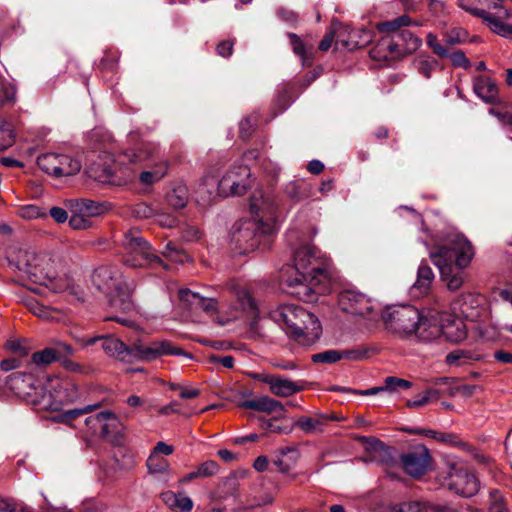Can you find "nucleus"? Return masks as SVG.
Wrapping results in <instances>:
<instances>
[{
    "instance_id": "obj_64",
    "label": "nucleus",
    "mask_w": 512,
    "mask_h": 512,
    "mask_svg": "<svg viewBox=\"0 0 512 512\" xmlns=\"http://www.w3.org/2000/svg\"><path fill=\"white\" fill-rule=\"evenodd\" d=\"M385 384L386 388L389 390H395L397 388L409 389L411 387L409 381L392 376L385 379Z\"/></svg>"
},
{
    "instance_id": "obj_47",
    "label": "nucleus",
    "mask_w": 512,
    "mask_h": 512,
    "mask_svg": "<svg viewBox=\"0 0 512 512\" xmlns=\"http://www.w3.org/2000/svg\"><path fill=\"white\" fill-rule=\"evenodd\" d=\"M418 72L426 78H430L432 72L438 67V61L430 56H420L415 60Z\"/></svg>"
},
{
    "instance_id": "obj_39",
    "label": "nucleus",
    "mask_w": 512,
    "mask_h": 512,
    "mask_svg": "<svg viewBox=\"0 0 512 512\" xmlns=\"http://www.w3.org/2000/svg\"><path fill=\"white\" fill-rule=\"evenodd\" d=\"M273 500V493H271L270 491H263L253 496H245V499L240 501V508L253 509L256 507L271 504Z\"/></svg>"
},
{
    "instance_id": "obj_50",
    "label": "nucleus",
    "mask_w": 512,
    "mask_h": 512,
    "mask_svg": "<svg viewBox=\"0 0 512 512\" xmlns=\"http://www.w3.org/2000/svg\"><path fill=\"white\" fill-rule=\"evenodd\" d=\"M58 359V352L53 348H45L32 355V361L37 365H48Z\"/></svg>"
},
{
    "instance_id": "obj_6",
    "label": "nucleus",
    "mask_w": 512,
    "mask_h": 512,
    "mask_svg": "<svg viewBox=\"0 0 512 512\" xmlns=\"http://www.w3.org/2000/svg\"><path fill=\"white\" fill-rule=\"evenodd\" d=\"M122 246L125 250L123 263L132 268L167 266L161 258L152 252L150 244L137 229H130L124 234Z\"/></svg>"
},
{
    "instance_id": "obj_46",
    "label": "nucleus",
    "mask_w": 512,
    "mask_h": 512,
    "mask_svg": "<svg viewBox=\"0 0 512 512\" xmlns=\"http://www.w3.org/2000/svg\"><path fill=\"white\" fill-rule=\"evenodd\" d=\"M34 512V510L23 504L17 502L14 498L3 496L0 494V512Z\"/></svg>"
},
{
    "instance_id": "obj_12",
    "label": "nucleus",
    "mask_w": 512,
    "mask_h": 512,
    "mask_svg": "<svg viewBox=\"0 0 512 512\" xmlns=\"http://www.w3.org/2000/svg\"><path fill=\"white\" fill-rule=\"evenodd\" d=\"M447 486L461 496L472 497L479 490V481L464 467L453 464L448 472Z\"/></svg>"
},
{
    "instance_id": "obj_32",
    "label": "nucleus",
    "mask_w": 512,
    "mask_h": 512,
    "mask_svg": "<svg viewBox=\"0 0 512 512\" xmlns=\"http://www.w3.org/2000/svg\"><path fill=\"white\" fill-rule=\"evenodd\" d=\"M417 25L408 15H401L395 19L381 21L376 24L378 32L385 34V36H395L403 31L405 27Z\"/></svg>"
},
{
    "instance_id": "obj_7",
    "label": "nucleus",
    "mask_w": 512,
    "mask_h": 512,
    "mask_svg": "<svg viewBox=\"0 0 512 512\" xmlns=\"http://www.w3.org/2000/svg\"><path fill=\"white\" fill-rule=\"evenodd\" d=\"M421 312L411 305H401L387 309L383 315L386 330L401 339L412 340Z\"/></svg>"
},
{
    "instance_id": "obj_51",
    "label": "nucleus",
    "mask_w": 512,
    "mask_h": 512,
    "mask_svg": "<svg viewBox=\"0 0 512 512\" xmlns=\"http://www.w3.org/2000/svg\"><path fill=\"white\" fill-rule=\"evenodd\" d=\"M96 408H98V405H87L83 408L69 409L67 411H64L60 415V420L64 423L71 424L78 417H80L84 414L90 413L93 410H95Z\"/></svg>"
},
{
    "instance_id": "obj_59",
    "label": "nucleus",
    "mask_w": 512,
    "mask_h": 512,
    "mask_svg": "<svg viewBox=\"0 0 512 512\" xmlns=\"http://www.w3.org/2000/svg\"><path fill=\"white\" fill-rule=\"evenodd\" d=\"M343 358L338 350H327L312 355L311 359L314 363H335Z\"/></svg>"
},
{
    "instance_id": "obj_62",
    "label": "nucleus",
    "mask_w": 512,
    "mask_h": 512,
    "mask_svg": "<svg viewBox=\"0 0 512 512\" xmlns=\"http://www.w3.org/2000/svg\"><path fill=\"white\" fill-rule=\"evenodd\" d=\"M419 512H456L447 505L434 504L425 501H419Z\"/></svg>"
},
{
    "instance_id": "obj_1",
    "label": "nucleus",
    "mask_w": 512,
    "mask_h": 512,
    "mask_svg": "<svg viewBox=\"0 0 512 512\" xmlns=\"http://www.w3.org/2000/svg\"><path fill=\"white\" fill-rule=\"evenodd\" d=\"M450 245H439L430 251L433 264L439 269L441 279L450 291H456L464 283L461 271L468 267L474 257V248L462 234H453L447 238Z\"/></svg>"
},
{
    "instance_id": "obj_53",
    "label": "nucleus",
    "mask_w": 512,
    "mask_h": 512,
    "mask_svg": "<svg viewBox=\"0 0 512 512\" xmlns=\"http://www.w3.org/2000/svg\"><path fill=\"white\" fill-rule=\"evenodd\" d=\"M489 114L496 117L502 126L512 133V109L505 108L503 110L491 108Z\"/></svg>"
},
{
    "instance_id": "obj_16",
    "label": "nucleus",
    "mask_w": 512,
    "mask_h": 512,
    "mask_svg": "<svg viewBox=\"0 0 512 512\" xmlns=\"http://www.w3.org/2000/svg\"><path fill=\"white\" fill-rule=\"evenodd\" d=\"M40 384L41 381L33 374L25 372H14L6 380L7 387L27 403L40 388Z\"/></svg>"
},
{
    "instance_id": "obj_61",
    "label": "nucleus",
    "mask_w": 512,
    "mask_h": 512,
    "mask_svg": "<svg viewBox=\"0 0 512 512\" xmlns=\"http://www.w3.org/2000/svg\"><path fill=\"white\" fill-rule=\"evenodd\" d=\"M419 501H407L387 507L386 512H419Z\"/></svg>"
},
{
    "instance_id": "obj_40",
    "label": "nucleus",
    "mask_w": 512,
    "mask_h": 512,
    "mask_svg": "<svg viewBox=\"0 0 512 512\" xmlns=\"http://www.w3.org/2000/svg\"><path fill=\"white\" fill-rule=\"evenodd\" d=\"M476 360H479L478 354L464 349H456L446 356V363L451 366H462Z\"/></svg>"
},
{
    "instance_id": "obj_19",
    "label": "nucleus",
    "mask_w": 512,
    "mask_h": 512,
    "mask_svg": "<svg viewBox=\"0 0 512 512\" xmlns=\"http://www.w3.org/2000/svg\"><path fill=\"white\" fill-rule=\"evenodd\" d=\"M401 463L408 475L418 478L426 473L430 463V455L424 446H419L403 454L401 456Z\"/></svg>"
},
{
    "instance_id": "obj_57",
    "label": "nucleus",
    "mask_w": 512,
    "mask_h": 512,
    "mask_svg": "<svg viewBox=\"0 0 512 512\" xmlns=\"http://www.w3.org/2000/svg\"><path fill=\"white\" fill-rule=\"evenodd\" d=\"M69 226L74 230H86L92 227V220L74 209V213L69 219Z\"/></svg>"
},
{
    "instance_id": "obj_15",
    "label": "nucleus",
    "mask_w": 512,
    "mask_h": 512,
    "mask_svg": "<svg viewBox=\"0 0 512 512\" xmlns=\"http://www.w3.org/2000/svg\"><path fill=\"white\" fill-rule=\"evenodd\" d=\"M340 309L354 316H365L373 311V302L366 295L355 290L342 291L338 296Z\"/></svg>"
},
{
    "instance_id": "obj_4",
    "label": "nucleus",
    "mask_w": 512,
    "mask_h": 512,
    "mask_svg": "<svg viewBox=\"0 0 512 512\" xmlns=\"http://www.w3.org/2000/svg\"><path fill=\"white\" fill-rule=\"evenodd\" d=\"M226 325L235 322L234 330L256 333L258 330L259 308L245 287L232 285L226 287Z\"/></svg>"
},
{
    "instance_id": "obj_17",
    "label": "nucleus",
    "mask_w": 512,
    "mask_h": 512,
    "mask_svg": "<svg viewBox=\"0 0 512 512\" xmlns=\"http://www.w3.org/2000/svg\"><path fill=\"white\" fill-rule=\"evenodd\" d=\"M92 282L95 287L104 293H111L127 282L123 279L120 270L116 266L101 265L92 274Z\"/></svg>"
},
{
    "instance_id": "obj_18",
    "label": "nucleus",
    "mask_w": 512,
    "mask_h": 512,
    "mask_svg": "<svg viewBox=\"0 0 512 512\" xmlns=\"http://www.w3.org/2000/svg\"><path fill=\"white\" fill-rule=\"evenodd\" d=\"M443 314L431 312L428 315H420L419 325L416 326L412 340L419 342H431L442 335L441 323Z\"/></svg>"
},
{
    "instance_id": "obj_24",
    "label": "nucleus",
    "mask_w": 512,
    "mask_h": 512,
    "mask_svg": "<svg viewBox=\"0 0 512 512\" xmlns=\"http://www.w3.org/2000/svg\"><path fill=\"white\" fill-rule=\"evenodd\" d=\"M133 286L129 283L122 285L121 288L106 293L109 297V306L117 312L127 313L134 308L132 300Z\"/></svg>"
},
{
    "instance_id": "obj_34",
    "label": "nucleus",
    "mask_w": 512,
    "mask_h": 512,
    "mask_svg": "<svg viewBox=\"0 0 512 512\" xmlns=\"http://www.w3.org/2000/svg\"><path fill=\"white\" fill-rule=\"evenodd\" d=\"M29 404L33 405L37 410L40 411H58L53 392H51L48 384L45 388L40 384V388L36 390L34 396L30 399Z\"/></svg>"
},
{
    "instance_id": "obj_10",
    "label": "nucleus",
    "mask_w": 512,
    "mask_h": 512,
    "mask_svg": "<svg viewBox=\"0 0 512 512\" xmlns=\"http://www.w3.org/2000/svg\"><path fill=\"white\" fill-rule=\"evenodd\" d=\"M76 341L82 348L99 343L107 356L117 358L121 361H129L132 359V345L127 346L124 342L113 335L81 337L77 338Z\"/></svg>"
},
{
    "instance_id": "obj_9",
    "label": "nucleus",
    "mask_w": 512,
    "mask_h": 512,
    "mask_svg": "<svg viewBox=\"0 0 512 512\" xmlns=\"http://www.w3.org/2000/svg\"><path fill=\"white\" fill-rule=\"evenodd\" d=\"M38 167L49 175L66 177L76 174L81 169V164L76 159L66 154L46 153L37 159Z\"/></svg>"
},
{
    "instance_id": "obj_52",
    "label": "nucleus",
    "mask_w": 512,
    "mask_h": 512,
    "mask_svg": "<svg viewBox=\"0 0 512 512\" xmlns=\"http://www.w3.org/2000/svg\"><path fill=\"white\" fill-rule=\"evenodd\" d=\"M440 397L438 390L429 389L423 395H418L412 400L407 402L408 407L417 408L426 405L432 400H437Z\"/></svg>"
},
{
    "instance_id": "obj_45",
    "label": "nucleus",
    "mask_w": 512,
    "mask_h": 512,
    "mask_svg": "<svg viewBox=\"0 0 512 512\" xmlns=\"http://www.w3.org/2000/svg\"><path fill=\"white\" fill-rule=\"evenodd\" d=\"M94 177L102 183L120 184L122 181L132 180L134 178V172L130 169H125L122 172V176H117L116 172H112L110 169H104L102 175Z\"/></svg>"
},
{
    "instance_id": "obj_11",
    "label": "nucleus",
    "mask_w": 512,
    "mask_h": 512,
    "mask_svg": "<svg viewBox=\"0 0 512 512\" xmlns=\"http://www.w3.org/2000/svg\"><path fill=\"white\" fill-rule=\"evenodd\" d=\"M16 101V88L0 74V110ZM15 140L13 125L0 116V151L12 146Z\"/></svg>"
},
{
    "instance_id": "obj_33",
    "label": "nucleus",
    "mask_w": 512,
    "mask_h": 512,
    "mask_svg": "<svg viewBox=\"0 0 512 512\" xmlns=\"http://www.w3.org/2000/svg\"><path fill=\"white\" fill-rule=\"evenodd\" d=\"M396 44L403 58L415 53L422 45V40L408 30L396 35Z\"/></svg>"
},
{
    "instance_id": "obj_43",
    "label": "nucleus",
    "mask_w": 512,
    "mask_h": 512,
    "mask_svg": "<svg viewBox=\"0 0 512 512\" xmlns=\"http://www.w3.org/2000/svg\"><path fill=\"white\" fill-rule=\"evenodd\" d=\"M75 209L90 220L103 213V206L90 199L78 200L75 204Z\"/></svg>"
},
{
    "instance_id": "obj_14",
    "label": "nucleus",
    "mask_w": 512,
    "mask_h": 512,
    "mask_svg": "<svg viewBox=\"0 0 512 512\" xmlns=\"http://www.w3.org/2000/svg\"><path fill=\"white\" fill-rule=\"evenodd\" d=\"M259 242L260 234L256 232V224L246 221L241 228L232 232L230 246L235 254L242 255L254 251Z\"/></svg>"
},
{
    "instance_id": "obj_27",
    "label": "nucleus",
    "mask_w": 512,
    "mask_h": 512,
    "mask_svg": "<svg viewBox=\"0 0 512 512\" xmlns=\"http://www.w3.org/2000/svg\"><path fill=\"white\" fill-rule=\"evenodd\" d=\"M160 498L165 506L173 512H191L194 507L193 500L184 492L165 491Z\"/></svg>"
},
{
    "instance_id": "obj_41",
    "label": "nucleus",
    "mask_w": 512,
    "mask_h": 512,
    "mask_svg": "<svg viewBox=\"0 0 512 512\" xmlns=\"http://www.w3.org/2000/svg\"><path fill=\"white\" fill-rule=\"evenodd\" d=\"M293 52L299 56L303 65L310 66L313 60L312 52L305 46L303 41L294 33L289 34Z\"/></svg>"
},
{
    "instance_id": "obj_56",
    "label": "nucleus",
    "mask_w": 512,
    "mask_h": 512,
    "mask_svg": "<svg viewBox=\"0 0 512 512\" xmlns=\"http://www.w3.org/2000/svg\"><path fill=\"white\" fill-rule=\"evenodd\" d=\"M26 305L28 309L37 317L47 320L52 318V309L39 303L38 301L29 299L27 300Z\"/></svg>"
},
{
    "instance_id": "obj_5",
    "label": "nucleus",
    "mask_w": 512,
    "mask_h": 512,
    "mask_svg": "<svg viewBox=\"0 0 512 512\" xmlns=\"http://www.w3.org/2000/svg\"><path fill=\"white\" fill-rule=\"evenodd\" d=\"M120 160V163L141 164L147 160L159 159L150 170L142 171L139 175L141 184L149 186L162 180L168 172L169 162L161 158V149L154 143H145L138 148L126 150Z\"/></svg>"
},
{
    "instance_id": "obj_58",
    "label": "nucleus",
    "mask_w": 512,
    "mask_h": 512,
    "mask_svg": "<svg viewBox=\"0 0 512 512\" xmlns=\"http://www.w3.org/2000/svg\"><path fill=\"white\" fill-rule=\"evenodd\" d=\"M106 411H101L97 414L90 415L85 419L86 426L95 435H101L103 422L105 421Z\"/></svg>"
},
{
    "instance_id": "obj_48",
    "label": "nucleus",
    "mask_w": 512,
    "mask_h": 512,
    "mask_svg": "<svg viewBox=\"0 0 512 512\" xmlns=\"http://www.w3.org/2000/svg\"><path fill=\"white\" fill-rule=\"evenodd\" d=\"M466 39L467 32L461 28L449 29L443 35V41L448 49L450 46H454L465 42Z\"/></svg>"
},
{
    "instance_id": "obj_63",
    "label": "nucleus",
    "mask_w": 512,
    "mask_h": 512,
    "mask_svg": "<svg viewBox=\"0 0 512 512\" xmlns=\"http://www.w3.org/2000/svg\"><path fill=\"white\" fill-rule=\"evenodd\" d=\"M454 67L467 68L470 65L468 58L462 51L448 52V57Z\"/></svg>"
},
{
    "instance_id": "obj_22",
    "label": "nucleus",
    "mask_w": 512,
    "mask_h": 512,
    "mask_svg": "<svg viewBox=\"0 0 512 512\" xmlns=\"http://www.w3.org/2000/svg\"><path fill=\"white\" fill-rule=\"evenodd\" d=\"M349 25L343 24L339 21L333 20L329 27V30L326 32L324 38L319 43V49L321 51H327L332 46L334 39L336 38L337 43H341V45L349 50H354L359 48L360 43L353 39H345L342 38V34L344 32H348Z\"/></svg>"
},
{
    "instance_id": "obj_55",
    "label": "nucleus",
    "mask_w": 512,
    "mask_h": 512,
    "mask_svg": "<svg viewBox=\"0 0 512 512\" xmlns=\"http://www.w3.org/2000/svg\"><path fill=\"white\" fill-rule=\"evenodd\" d=\"M17 214L21 218L28 219V220L37 219V218L46 216V212L43 209H41L40 207L33 205V204L24 205V206L19 207L17 210Z\"/></svg>"
},
{
    "instance_id": "obj_49",
    "label": "nucleus",
    "mask_w": 512,
    "mask_h": 512,
    "mask_svg": "<svg viewBox=\"0 0 512 512\" xmlns=\"http://www.w3.org/2000/svg\"><path fill=\"white\" fill-rule=\"evenodd\" d=\"M162 254L165 258L175 263H185L189 260V256L172 243H167Z\"/></svg>"
},
{
    "instance_id": "obj_8",
    "label": "nucleus",
    "mask_w": 512,
    "mask_h": 512,
    "mask_svg": "<svg viewBox=\"0 0 512 512\" xmlns=\"http://www.w3.org/2000/svg\"><path fill=\"white\" fill-rule=\"evenodd\" d=\"M503 1L504 0H484L483 5L486 6L488 10H494L495 12L473 8L466 5L463 0L459 2V6L471 14L482 18L494 33L503 37H510L512 36V27L504 22L506 19L510 18V12L503 6Z\"/></svg>"
},
{
    "instance_id": "obj_20",
    "label": "nucleus",
    "mask_w": 512,
    "mask_h": 512,
    "mask_svg": "<svg viewBox=\"0 0 512 512\" xmlns=\"http://www.w3.org/2000/svg\"><path fill=\"white\" fill-rule=\"evenodd\" d=\"M42 266V270L45 273L42 284L45 287L55 293H60L72 288L70 280L58 274L57 268L61 266L59 261H56L52 257H44L42 259Z\"/></svg>"
},
{
    "instance_id": "obj_28",
    "label": "nucleus",
    "mask_w": 512,
    "mask_h": 512,
    "mask_svg": "<svg viewBox=\"0 0 512 512\" xmlns=\"http://www.w3.org/2000/svg\"><path fill=\"white\" fill-rule=\"evenodd\" d=\"M248 470L237 469L226 478V499L229 497L235 502L237 508H240V501L245 499L246 495L240 493V486L244 485Z\"/></svg>"
},
{
    "instance_id": "obj_25",
    "label": "nucleus",
    "mask_w": 512,
    "mask_h": 512,
    "mask_svg": "<svg viewBox=\"0 0 512 512\" xmlns=\"http://www.w3.org/2000/svg\"><path fill=\"white\" fill-rule=\"evenodd\" d=\"M441 328V336H444L450 342L459 343L467 337L466 325L459 317L453 318L450 315L443 314Z\"/></svg>"
},
{
    "instance_id": "obj_21",
    "label": "nucleus",
    "mask_w": 512,
    "mask_h": 512,
    "mask_svg": "<svg viewBox=\"0 0 512 512\" xmlns=\"http://www.w3.org/2000/svg\"><path fill=\"white\" fill-rule=\"evenodd\" d=\"M370 57L376 62L389 63L403 59L396 44L395 36H384L370 50Z\"/></svg>"
},
{
    "instance_id": "obj_54",
    "label": "nucleus",
    "mask_w": 512,
    "mask_h": 512,
    "mask_svg": "<svg viewBox=\"0 0 512 512\" xmlns=\"http://www.w3.org/2000/svg\"><path fill=\"white\" fill-rule=\"evenodd\" d=\"M427 46L433 51L434 54L438 55L440 58L448 57V48L445 46V43L442 44L437 35L434 33H428L426 36Z\"/></svg>"
},
{
    "instance_id": "obj_23",
    "label": "nucleus",
    "mask_w": 512,
    "mask_h": 512,
    "mask_svg": "<svg viewBox=\"0 0 512 512\" xmlns=\"http://www.w3.org/2000/svg\"><path fill=\"white\" fill-rule=\"evenodd\" d=\"M48 386L53 392L54 401L58 411L66 404L74 401L77 397V389L73 383L68 380H62L57 377L48 380Z\"/></svg>"
},
{
    "instance_id": "obj_44",
    "label": "nucleus",
    "mask_w": 512,
    "mask_h": 512,
    "mask_svg": "<svg viewBox=\"0 0 512 512\" xmlns=\"http://www.w3.org/2000/svg\"><path fill=\"white\" fill-rule=\"evenodd\" d=\"M180 300L187 305V307L194 312L202 310L204 306V297L197 293H194L188 289H182L179 291Z\"/></svg>"
},
{
    "instance_id": "obj_31",
    "label": "nucleus",
    "mask_w": 512,
    "mask_h": 512,
    "mask_svg": "<svg viewBox=\"0 0 512 512\" xmlns=\"http://www.w3.org/2000/svg\"><path fill=\"white\" fill-rule=\"evenodd\" d=\"M238 405L240 407L265 413H282L285 411L281 402L269 396H262L255 399L246 400L239 403Z\"/></svg>"
},
{
    "instance_id": "obj_38",
    "label": "nucleus",
    "mask_w": 512,
    "mask_h": 512,
    "mask_svg": "<svg viewBox=\"0 0 512 512\" xmlns=\"http://www.w3.org/2000/svg\"><path fill=\"white\" fill-rule=\"evenodd\" d=\"M434 273L432 269L426 265L421 264L418 268L417 280L414 284V289L419 291V294H426L433 282Z\"/></svg>"
},
{
    "instance_id": "obj_26",
    "label": "nucleus",
    "mask_w": 512,
    "mask_h": 512,
    "mask_svg": "<svg viewBox=\"0 0 512 512\" xmlns=\"http://www.w3.org/2000/svg\"><path fill=\"white\" fill-rule=\"evenodd\" d=\"M260 380L269 385L272 394L278 397H288L302 390L295 382L274 375H262Z\"/></svg>"
},
{
    "instance_id": "obj_42",
    "label": "nucleus",
    "mask_w": 512,
    "mask_h": 512,
    "mask_svg": "<svg viewBox=\"0 0 512 512\" xmlns=\"http://www.w3.org/2000/svg\"><path fill=\"white\" fill-rule=\"evenodd\" d=\"M168 204L175 209H182L188 201V191L183 185L174 187L167 195Z\"/></svg>"
},
{
    "instance_id": "obj_3",
    "label": "nucleus",
    "mask_w": 512,
    "mask_h": 512,
    "mask_svg": "<svg viewBox=\"0 0 512 512\" xmlns=\"http://www.w3.org/2000/svg\"><path fill=\"white\" fill-rule=\"evenodd\" d=\"M274 319L290 338L301 345H311L321 335L319 320L302 307L283 306L274 312Z\"/></svg>"
},
{
    "instance_id": "obj_36",
    "label": "nucleus",
    "mask_w": 512,
    "mask_h": 512,
    "mask_svg": "<svg viewBox=\"0 0 512 512\" xmlns=\"http://www.w3.org/2000/svg\"><path fill=\"white\" fill-rule=\"evenodd\" d=\"M123 430V425L118 419V417L110 412L106 411L105 413V421L103 422L101 435L103 438L108 440H115L118 436L121 435Z\"/></svg>"
},
{
    "instance_id": "obj_37",
    "label": "nucleus",
    "mask_w": 512,
    "mask_h": 512,
    "mask_svg": "<svg viewBox=\"0 0 512 512\" xmlns=\"http://www.w3.org/2000/svg\"><path fill=\"white\" fill-rule=\"evenodd\" d=\"M220 471V465L213 461L207 460L201 463L196 470L191 471L182 478V482H190L196 478H206L215 475Z\"/></svg>"
},
{
    "instance_id": "obj_29",
    "label": "nucleus",
    "mask_w": 512,
    "mask_h": 512,
    "mask_svg": "<svg viewBox=\"0 0 512 512\" xmlns=\"http://www.w3.org/2000/svg\"><path fill=\"white\" fill-rule=\"evenodd\" d=\"M479 305V299L471 293L463 294L453 301L452 309L459 318L474 319L477 317L476 308Z\"/></svg>"
},
{
    "instance_id": "obj_13",
    "label": "nucleus",
    "mask_w": 512,
    "mask_h": 512,
    "mask_svg": "<svg viewBox=\"0 0 512 512\" xmlns=\"http://www.w3.org/2000/svg\"><path fill=\"white\" fill-rule=\"evenodd\" d=\"M132 351V358L144 361H152L165 355H185L181 348L173 346L169 341H153L149 344L134 343Z\"/></svg>"
},
{
    "instance_id": "obj_30",
    "label": "nucleus",
    "mask_w": 512,
    "mask_h": 512,
    "mask_svg": "<svg viewBox=\"0 0 512 512\" xmlns=\"http://www.w3.org/2000/svg\"><path fill=\"white\" fill-rule=\"evenodd\" d=\"M473 90L485 103L494 104L498 99V88L495 82L487 76L475 77Z\"/></svg>"
},
{
    "instance_id": "obj_60",
    "label": "nucleus",
    "mask_w": 512,
    "mask_h": 512,
    "mask_svg": "<svg viewBox=\"0 0 512 512\" xmlns=\"http://www.w3.org/2000/svg\"><path fill=\"white\" fill-rule=\"evenodd\" d=\"M147 467L150 473H163L168 468V462L162 456L150 454L147 459Z\"/></svg>"
},
{
    "instance_id": "obj_35",
    "label": "nucleus",
    "mask_w": 512,
    "mask_h": 512,
    "mask_svg": "<svg viewBox=\"0 0 512 512\" xmlns=\"http://www.w3.org/2000/svg\"><path fill=\"white\" fill-rule=\"evenodd\" d=\"M327 420L325 415L302 416L295 422V425L306 434H316L323 432Z\"/></svg>"
},
{
    "instance_id": "obj_2",
    "label": "nucleus",
    "mask_w": 512,
    "mask_h": 512,
    "mask_svg": "<svg viewBox=\"0 0 512 512\" xmlns=\"http://www.w3.org/2000/svg\"><path fill=\"white\" fill-rule=\"evenodd\" d=\"M295 276H288L286 283L298 288L297 295L306 302L313 301L317 285L326 278L323 262L316 255V248L307 244L294 252V267L289 268Z\"/></svg>"
}]
</instances>
